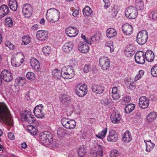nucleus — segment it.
<instances>
[{
	"mask_svg": "<svg viewBox=\"0 0 157 157\" xmlns=\"http://www.w3.org/2000/svg\"><path fill=\"white\" fill-rule=\"evenodd\" d=\"M9 110L4 103H0V122L12 126Z\"/></svg>",
	"mask_w": 157,
	"mask_h": 157,
	"instance_id": "f257e3e1",
	"label": "nucleus"
},
{
	"mask_svg": "<svg viewBox=\"0 0 157 157\" xmlns=\"http://www.w3.org/2000/svg\"><path fill=\"white\" fill-rule=\"evenodd\" d=\"M46 17L48 21L55 22L59 20L60 18V13L56 9H50L47 12Z\"/></svg>",
	"mask_w": 157,
	"mask_h": 157,
	"instance_id": "f03ea898",
	"label": "nucleus"
},
{
	"mask_svg": "<svg viewBox=\"0 0 157 157\" xmlns=\"http://www.w3.org/2000/svg\"><path fill=\"white\" fill-rule=\"evenodd\" d=\"M52 134L47 131L41 132L40 134V140L41 144L44 145L51 144L52 141Z\"/></svg>",
	"mask_w": 157,
	"mask_h": 157,
	"instance_id": "7ed1b4c3",
	"label": "nucleus"
},
{
	"mask_svg": "<svg viewBox=\"0 0 157 157\" xmlns=\"http://www.w3.org/2000/svg\"><path fill=\"white\" fill-rule=\"evenodd\" d=\"M61 73L62 77L64 79H71L74 76L75 74L73 67L72 66L63 68L61 69Z\"/></svg>",
	"mask_w": 157,
	"mask_h": 157,
	"instance_id": "20e7f679",
	"label": "nucleus"
},
{
	"mask_svg": "<svg viewBox=\"0 0 157 157\" xmlns=\"http://www.w3.org/2000/svg\"><path fill=\"white\" fill-rule=\"evenodd\" d=\"M148 39V33L146 30L140 31L136 36V41L140 45H143L147 42Z\"/></svg>",
	"mask_w": 157,
	"mask_h": 157,
	"instance_id": "39448f33",
	"label": "nucleus"
},
{
	"mask_svg": "<svg viewBox=\"0 0 157 157\" xmlns=\"http://www.w3.org/2000/svg\"><path fill=\"white\" fill-rule=\"evenodd\" d=\"M125 16L130 19H134L136 18L138 12L135 8L131 6L127 8L125 11Z\"/></svg>",
	"mask_w": 157,
	"mask_h": 157,
	"instance_id": "423d86ee",
	"label": "nucleus"
},
{
	"mask_svg": "<svg viewBox=\"0 0 157 157\" xmlns=\"http://www.w3.org/2000/svg\"><path fill=\"white\" fill-rule=\"evenodd\" d=\"M61 122L63 126L68 129L74 128L76 125V122L74 120L66 118H63L61 120Z\"/></svg>",
	"mask_w": 157,
	"mask_h": 157,
	"instance_id": "0eeeda50",
	"label": "nucleus"
},
{
	"mask_svg": "<svg viewBox=\"0 0 157 157\" xmlns=\"http://www.w3.org/2000/svg\"><path fill=\"white\" fill-rule=\"evenodd\" d=\"M75 91L78 96H84L87 92L86 85L85 84L82 85L81 84H78L77 85L76 89L75 90Z\"/></svg>",
	"mask_w": 157,
	"mask_h": 157,
	"instance_id": "6e6552de",
	"label": "nucleus"
},
{
	"mask_svg": "<svg viewBox=\"0 0 157 157\" xmlns=\"http://www.w3.org/2000/svg\"><path fill=\"white\" fill-rule=\"evenodd\" d=\"M94 147L96 149L95 150L91 151L90 152V155L92 157H103V147L98 144H96L94 145Z\"/></svg>",
	"mask_w": 157,
	"mask_h": 157,
	"instance_id": "1a4fd4ad",
	"label": "nucleus"
},
{
	"mask_svg": "<svg viewBox=\"0 0 157 157\" xmlns=\"http://www.w3.org/2000/svg\"><path fill=\"white\" fill-rule=\"evenodd\" d=\"M33 10L31 6L29 4H25L23 6L22 13L25 17H29L32 15Z\"/></svg>",
	"mask_w": 157,
	"mask_h": 157,
	"instance_id": "9d476101",
	"label": "nucleus"
},
{
	"mask_svg": "<svg viewBox=\"0 0 157 157\" xmlns=\"http://www.w3.org/2000/svg\"><path fill=\"white\" fill-rule=\"evenodd\" d=\"M99 63L103 70H107L110 66V61L107 57H101L99 60Z\"/></svg>",
	"mask_w": 157,
	"mask_h": 157,
	"instance_id": "9b49d317",
	"label": "nucleus"
},
{
	"mask_svg": "<svg viewBox=\"0 0 157 157\" xmlns=\"http://www.w3.org/2000/svg\"><path fill=\"white\" fill-rule=\"evenodd\" d=\"M1 76L3 80L6 82H9L13 79L11 73L7 70H3L1 74Z\"/></svg>",
	"mask_w": 157,
	"mask_h": 157,
	"instance_id": "f8f14e48",
	"label": "nucleus"
},
{
	"mask_svg": "<svg viewBox=\"0 0 157 157\" xmlns=\"http://www.w3.org/2000/svg\"><path fill=\"white\" fill-rule=\"evenodd\" d=\"M43 106L40 104L36 106L34 109L33 113L35 116L38 118H43L44 117V113L42 112Z\"/></svg>",
	"mask_w": 157,
	"mask_h": 157,
	"instance_id": "ddd939ff",
	"label": "nucleus"
},
{
	"mask_svg": "<svg viewBox=\"0 0 157 157\" xmlns=\"http://www.w3.org/2000/svg\"><path fill=\"white\" fill-rule=\"evenodd\" d=\"M144 53L141 51L137 52L135 56L136 62L138 64H142L145 62Z\"/></svg>",
	"mask_w": 157,
	"mask_h": 157,
	"instance_id": "4468645a",
	"label": "nucleus"
},
{
	"mask_svg": "<svg viewBox=\"0 0 157 157\" xmlns=\"http://www.w3.org/2000/svg\"><path fill=\"white\" fill-rule=\"evenodd\" d=\"M149 104V100L145 96L141 97L139 99V105L140 107L143 109H145L148 106Z\"/></svg>",
	"mask_w": 157,
	"mask_h": 157,
	"instance_id": "2eb2a0df",
	"label": "nucleus"
},
{
	"mask_svg": "<svg viewBox=\"0 0 157 157\" xmlns=\"http://www.w3.org/2000/svg\"><path fill=\"white\" fill-rule=\"evenodd\" d=\"M66 34L69 36H75L78 33V30L75 27H69L66 30Z\"/></svg>",
	"mask_w": 157,
	"mask_h": 157,
	"instance_id": "dca6fc26",
	"label": "nucleus"
},
{
	"mask_svg": "<svg viewBox=\"0 0 157 157\" xmlns=\"http://www.w3.org/2000/svg\"><path fill=\"white\" fill-rule=\"evenodd\" d=\"M48 35V31L43 30L38 31L36 34V36L37 38L40 41H45Z\"/></svg>",
	"mask_w": 157,
	"mask_h": 157,
	"instance_id": "f3484780",
	"label": "nucleus"
},
{
	"mask_svg": "<svg viewBox=\"0 0 157 157\" xmlns=\"http://www.w3.org/2000/svg\"><path fill=\"white\" fill-rule=\"evenodd\" d=\"M118 135L114 130H110L109 132V135L107 137V140L109 142H116L118 139Z\"/></svg>",
	"mask_w": 157,
	"mask_h": 157,
	"instance_id": "a211bd4d",
	"label": "nucleus"
},
{
	"mask_svg": "<svg viewBox=\"0 0 157 157\" xmlns=\"http://www.w3.org/2000/svg\"><path fill=\"white\" fill-rule=\"evenodd\" d=\"M59 100L62 104L66 105L70 104L71 101V97L66 94L61 95Z\"/></svg>",
	"mask_w": 157,
	"mask_h": 157,
	"instance_id": "6ab92c4d",
	"label": "nucleus"
},
{
	"mask_svg": "<svg viewBox=\"0 0 157 157\" xmlns=\"http://www.w3.org/2000/svg\"><path fill=\"white\" fill-rule=\"evenodd\" d=\"M74 47V44L71 41L65 42L62 47V49L64 52L68 53L71 51Z\"/></svg>",
	"mask_w": 157,
	"mask_h": 157,
	"instance_id": "aec40b11",
	"label": "nucleus"
},
{
	"mask_svg": "<svg viewBox=\"0 0 157 157\" xmlns=\"http://www.w3.org/2000/svg\"><path fill=\"white\" fill-rule=\"evenodd\" d=\"M10 10L9 8L6 5H3L0 7V18H2L9 13Z\"/></svg>",
	"mask_w": 157,
	"mask_h": 157,
	"instance_id": "412c9836",
	"label": "nucleus"
},
{
	"mask_svg": "<svg viewBox=\"0 0 157 157\" xmlns=\"http://www.w3.org/2000/svg\"><path fill=\"white\" fill-rule=\"evenodd\" d=\"M122 28L123 31L126 35H130L132 33V26L128 24L123 25Z\"/></svg>",
	"mask_w": 157,
	"mask_h": 157,
	"instance_id": "4be33fe9",
	"label": "nucleus"
},
{
	"mask_svg": "<svg viewBox=\"0 0 157 157\" xmlns=\"http://www.w3.org/2000/svg\"><path fill=\"white\" fill-rule=\"evenodd\" d=\"M21 118L25 121L30 124H33L35 121L34 119H33V115L28 113L27 114L25 113H23L22 114Z\"/></svg>",
	"mask_w": 157,
	"mask_h": 157,
	"instance_id": "5701e85b",
	"label": "nucleus"
},
{
	"mask_svg": "<svg viewBox=\"0 0 157 157\" xmlns=\"http://www.w3.org/2000/svg\"><path fill=\"white\" fill-rule=\"evenodd\" d=\"M110 117L112 122L114 124L118 123L121 119L120 114L115 112H113L112 113Z\"/></svg>",
	"mask_w": 157,
	"mask_h": 157,
	"instance_id": "b1692460",
	"label": "nucleus"
},
{
	"mask_svg": "<svg viewBox=\"0 0 157 157\" xmlns=\"http://www.w3.org/2000/svg\"><path fill=\"white\" fill-rule=\"evenodd\" d=\"M85 43L80 42L78 45V49L82 53H86L88 52L89 48L88 44Z\"/></svg>",
	"mask_w": 157,
	"mask_h": 157,
	"instance_id": "393cba45",
	"label": "nucleus"
},
{
	"mask_svg": "<svg viewBox=\"0 0 157 157\" xmlns=\"http://www.w3.org/2000/svg\"><path fill=\"white\" fill-rule=\"evenodd\" d=\"M31 66L37 71L40 70V65L39 61L35 58H33L31 60Z\"/></svg>",
	"mask_w": 157,
	"mask_h": 157,
	"instance_id": "a878e982",
	"label": "nucleus"
},
{
	"mask_svg": "<svg viewBox=\"0 0 157 157\" xmlns=\"http://www.w3.org/2000/svg\"><path fill=\"white\" fill-rule=\"evenodd\" d=\"M91 89L93 92L97 94L101 93L104 90V87L101 85L94 84L92 86Z\"/></svg>",
	"mask_w": 157,
	"mask_h": 157,
	"instance_id": "bb28decb",
	"label": "nucleus"
},
{
	"mask_svg": "<svg viewBox=\"0 0 157 157\" xmlns=\"http://www.w3.org/2000/svg\"><path fill=\"white\" fill-rule=\"evenodd\" d=\"M144 56L145 59L148 62H151L154 59V53L151 50H147V51Z\"/></svg>",
	"mask_w": 157,
	"mask_h": 157,
	"instance_id": "cd10ccee",
	"label": "nucleus"
},
{
	"mask_svg": "<svg viewBox=\"0 0 157 157\" xmlns=\"http://www.w3.org/2000/svg\"><path fill=\"white\" fill-rule=\"evenodd\" d=\"M117 33L116 30L114 28H109L106 31L107 36L109 38L115 37L117 35Z\"/></svg>",
	"mask_w": 157,
	"mask_h": 157,
	"instance_id": "c85d7f7f",
	"label": "nucleus"
},
{
	"mask_svg": "<svg viewBox=\"0 0 157 157\" xmlns=\"http://www.w3.org/2000/svg\"><path fill=\"white\" fill-rule=\"evenodd\" d=\"M9 6L10 9L14 11L17 10L18 7V5L16 0H10Z\"/></svg>",
	"mask_w": 157,
	"mask_h": 157,
	"instance_id": "c756f323",
	"label": "nucleus"
},
{
	"mask_svg": "<svg viewBox=\"0 0 157 157\" xmlns=\"http://www.w3.org/2000/svg\"><path fill=\"white\" fill-rule=\"evenodd\" d=\"M52 76L54 78L56 79H59L61 77H62V74L61 71L56 69H54L52 72Z\"/></svg>",
	"mask_w": 157,
	"mask_h": 157,
	"instance_id": "7c9ffc66",
	"label": "nucleus"
},
{
	"mask_svg": "<svg viewBox=\"0 0 157 157\" xmlns=\"http://www.w3.org/2000/svg\"><path fill=\"white\" fill-rule=\"evenodd\" d=\"M83 13L85 17H88L91 16L92 14L93 11L88 6H86L83 9Z\"/></svg>",
	"mask_w": 157,
	"mask_h": 157,
	"instance_id": "2f4dec72",
	"label": "nucleus"
},
{
	"mask_svg": "<svg viewBox=\"0 0 157 157\" xmlns=\"http://www.w3.org/2000/svg\"><path fill=\"white\" fill-rule=\"evenodd\" d=\"M135 51L132 48H131L129 47L126 48L124 50L125 54L128 57L132 56L135 54Z\"/></svg>",
	"mask_w": 157,
	"mask_h": 157,
	"instance_id": "473e14b6",
	"label": "nucleus"
},
{
	"mask_svg": "<svg viewBox=\"0 0 157 157\" xmlns=\"http://www.w3.org/2000/svg\"><path fill=\"white\" fill-rule=\"evenodd\" d=\"M135 6L136 10H142L144 8V4L141 0H136V1Z\"/></svg>",
	"mask_w": 157,
	"mask_h": 157,
	"instance_id": "72a5a7b5",
	"label": "nucleus"
},
{
	"mask_svg": "<svg viewBox=\"0 0 157 157\" xmlns=\"http://www.w3.org/2000/svg\"><path fill=\"white\" fill-rule=\"evenodd\" d=\"M135 107V105L132 104H129L126 105L124 109L125 113H130L134 109Z\"/></svg>",
	"mask_w": 157,
	"mask_h": 157,
	"instance_id": "f704fd0d",
	"label": "nucleus"
},
{
	"mask_svg": "<svg viewBox=\"0 0 157 157\" xmlns=\"http://www.w3.org/2000/svg\"><path fill=\"white\" fill-rule=\"evenodd\" d=\"M86 150L83 146H81L78 148V155L80 157H83L86 153Z\"/></svg>",
	"mask_w": 157,
	"mask_h": 157,
	"instance_id": "c9c22d12",
	"label": "nucleus"
},
{
	"mask_svg": "<svg viewBox=\"0 0 157 157\" xmlns=\"http://www.w3.org/2000/svg\"><path fill=\"white\" fill-rule=\"evenodd\" d=\"M101 37V34L99 33H96L94 36H92L90 38V40L89 41V44L91 45L92 42L98 41Z\"/></svg>",
	"mask_w": 157,
	"mask_h": 157,
	"instance_id": "e433bc0d",
	"label": "nucleus"
},
{
	"mask_svg": "<svg viewBox=\"0 0 157 157\" xmlns=\"http://www.w3.org/2000/svg\"><path fill=\"white\" fill-rule=\"evenodd\" d=\"M117 89L116 87H114L113 88L112 93V97L114 100H118L120 98V96L117 92Z\"/></svg>",
	"mask_w": 157,
	"mask_h": 157,
	"instance_id": "4c0bfd02",
	"label": "nucleus"
},
{
	"mask_svg": "<svg viewBox=\"0 0 157 157\" xmlns=\"http://www.w3.org/2000/svg\"><path fill=\"white\" fill-rule=\"evenodd\" d=\"M107 131V128H106L103 131L99 132L98 134L96 135V136L98 138L103 139L105 137Z\"/></svg>",
	"mask_w": 157,
	"mask_h": 157,
	"instance_id": "58836bf2",
	"label": "nucleus"
},
{
	"mask_svg": "<svg viewBox=\"0 0 157 157\" xmlns=\"http://www.w3.org/2000/svg\"><path fill=\"white\" fill-rule=\"evenodd\" d=\"M144 141L146 144V151L148 152L150 151L154 148L155 144L153 143H149L148 144H147L146 143L147 140H144Z\"/></svg>",
	"mask_w": 157,
	"mask_h": 157,
	"instance_id": "ea45409f",
	"label": "nucleus"
},
{
	"mask_svg": "<svg viewBox=\"0 0 157 157\" xmlns=\"http://www.w3.org/2000/svg\"><path fill=\"white\" fill-rule=\"evenodd\" d=\"M156 117V114L154 112H151L147 116V119L149 122H152L155 119Z\"/></svg>",
	"mask_w": 157,
	"mask_h": 157,
	"instance_id": "a19ab883",
	"label": "nucleus"
},
{
	"mask_svg": "<svg viewBox=\"0 0 157 157\" xmlns=\"http://www.w3.org/2000/svg\"><path fill=\"white\" fill-rule=\"evenodd\" d=\"M151 73L154 77H157V64L155 65L151 68Z\"/></svg>",
	"mask_w": 157,
	"mask_h": 157,
	"instance_id": "79ce46f5",
	"label": "nucleus"
},
{
	"mask_svg": "<svg viewBox=\"0 0 157 157\" xmlns=\"http://www.w3.org/2000/svg\"><path fill=\"white\" fill-rule=\"evenodd\" d=\"M120 153L118 150L116 149L112 150L110 154V155L112 157H117L120 155Z\"/></svg>",
	"mask_w": 157,
	"mask_h": 157,
	"instance_id": "37998d69",
	"label": "nucleus"
},
{
	"mask_svg": "<svg viewBox=\"0 0 157 157\" xmlns=\"http://www.w3.org/2000/svg\"><path fill=\"white\" fill-rule=\"evenodd\" d=\"M22 41L25 45L28 44L30 41V38L29 36H24L22 39Z\"/></svg>",
	"mask_w": 157,
	"mask_h": 157,
	"instance_id": "c03bdc74",
	"label": "nucleus"
},
{
	"mask_svg": "<svg viewBox=\"0 0 157 157\" xmlns=\"http://www.w3.org/2000/svg\"><path fill=\"white\" fill-rule=\"evenodd\" d=\"M5 24L8 27H11L13 25V22L12 18L10 17H7L5 19Z\"/></svg>",
	"mask_w": 157,
	"mask_h": 157,
	"instance_id": "a18cd8bd",
	"label": "nucleus"
},
{
	"mask_svg": "<svg viewBox=\"0 0 157 157\" xmlns=\"http://www.w3.org/2000/svg\"><path fill=\"white\" fill-rule=\"evenodd\" d=\"M26 76L28 79L29 80H34L35 78V74L31 72H28Z\"/></svg>",
	"mask_w": 157,
	"mask_h": 157,
	"instance_id": "49530a36",
	"label": "nucleus"
},
{
	"mask_svg": "<svg viewBox=\"0 0 157 157\" xmlns=\"http://www.w3.org/2000/svg\"><path fill=\"white\" fill-rule=\"evenodd\" d=\"M149 17L150 19L155 20L157 19V12L156 11H152L149 14Z\"/></svg>",
	"mask_w": 157,
	"mask_h": 157,
	"instance_id": "de8ad7c7",
	"label": "nucleus"
},
{
	"mask_svg": "<svg viewBox=\"0 0 157 157\" xmlns=\"http://www.w3.org/2000/svg\"><path fill=\"white\" fill-rule=\"evenodd\" d=\"M43 52L46 54V55L50 53L51 52V48L49 46L44 47L42 49Z\"/></svg>",
	"mask_w": 157,
	"mask_h": 157,
	"instance_id": "09e8293b",
	"label": "nucleus"
},
{
	"mask_svg": "<svg viewBox=\"0 0 157 157\" xmlns=\"http://www.w3.org/2000/svg\"><path fill=\"white\" fill-rule=\"evenodd\" d=\"M66 133L65 130L63 128H59L57 130V134L60 136H63Z\"/></svg>",
	"mask_w": 157,
	"mask_h": 157,
	"instance_id": "8fccbe9b",
	"label": "nucleus"
},
{
	"mask_svg": "<svg viewBox=\"0 0 157 157\" xmlns=\"http://www.w3.org/2000/svg\"><path fill=\"white\" fill-rule=\"evenodd\" d=\"M131 140V138L130 137L128 133H124L123 134V140L124 141L129 142Z\"/></svg>",
	"mask_w": 157,
	"mask_h": 157,
	"instance_id": "3c124183",
	"label": "nucleus"
},
{
	"mask_svg": "<svg viewBox=\"0 0 157 157\" xmlns=\"http://www.w3.org/2000/svg\"><path fill=\"white\" fill-rule=\"evenodd\" d=\"M111 101L112 100L110 99H105L101 100V103L102 105L106 106L111 103Z\"/></svg>",
	"mask_w": 157,
	"mask_h": 157,
	"instance_id": "603ef678",
	"label": "nucleus"
},
{
	"mask_svg": "<svg viewBox=\"0 0 157 157\" xmlns=\"http://www.w3.org/2000/svg\"><path fill=\"white\" fill-rule=\"evenodd\" d=\"M11 63L13 66L15 67H18L20 65V64L17 61L16 59L15 58L11 59Z\"/></svg>",
	"mask_w": 157,
	"mask_h": 157,
	"instance_id": "864d4df0",
	"label": "nucleus"
},
{
	"mask_svg": "<svg viewBox=\"0 0 157 157\" xmlns=\"http://www.w3.org/2000/svg\"><path fill=\"white\" fill-rule=\"evenodd\" d=\"M91 68V67L89 64H86L85 65L84 69L83 71L85 73H88L89 72Z\"/></svg>",
	"mask_w": 157,
	"mask_h": 157,
	"instance_id": "5fc2aeb1",
	"label": "nucleus"
},
{
	"mask_svg": "<svg viewBox=\"0 0 157 157\" xmlns=\"http://www.w3.org/2000/svg\"><path fill=\"white\" fill-rule=\"evenodd\" d=\"M5 45L8 47L10 50H13L14 48V45L11 44L9 41L7 42V44H6Z\"/></svg>",
	"mask_w": 157,
	"mask_h": 157,
	"instance_id": "6e6d98bb",
	"label": "nucleus"
},
{
	"mask_svg": "<svg viewBox=\"0 0 157 157\" xmlns=\"http://www.w3.org/2000/svg\"><path fill=\"white\" fill-rule=\"evenodd\" d=\"M105 3L104 8H107L109 6V0H103Z\"/></svg>",
	"mask_w": 157,
	"mask_h": 157,
	"instance_id": "4d7b16f0",
	"label": "nucleus"
},
{
	"mask_svg": "<svg viewBox=\"0 0 157 157\" xmlns=\"http://www.w3.org/2000/svg\"><path fill=\"white\" fill-rule=\"evenodd\" d=\"M76 153L73 150H72L69 151L68 153V155L70 157H73L75 156Z\"/></svg>",
	"mask_w": 157,
	"mask_h": 157,
	"instance_id": "13d9d810",
	"label": "nucleus"
},
{
	"mask_svg": "<svg viewBox=\"0 0 157 157\" xmlns=\"http://www.w3.org/2000/svg\"><path fill=\"white\" fill-rule=\"evenodd\" d=\"M8 138L10 140H13L15 138V136L13 133L12 132H10L8 134Z\"/></svg>",
	"mask_w": 157,
	"mask_h": 157,
	"instance_id": "bf43d9fd",
	"label": "nucleus"
},
{
	"mask_svg": "<svg viewBox=\"0 0 157 157\" xmlns=\"http://www.w3.org/2000/svg\"><path fill=\"white\" fill-rule=\"evenodd\" d=\"M131 98L129 96H127L126 97L124 98L123 100L124 101V103L129 102Z\"/></svg>",
	"mask_w": 157,
	"mask_h": 157,
	"instance_id": "052dcab7",
	"label": "nucleus"
},
{
	"mask_svg": "<svg viewBox=\"0 0 157 157\" xmlns=\"http://www.w3.org/2000/svg\"><path fill=\"white\" fill-rule=\"evenodd\" d=\"M129 87L131 90L134 89L135 88V84L133 82L131 83L129 85Z\"/></svg>",
	"mask_w": 157,
	"mask_h": 157,
	"instance_id": "680f3d73",
	"label": "nucleus"
},
{
	"mask_svg": "<svg viewBox=\"0 0 157 157\" xmlns=\"http://www.w3.org/2000/svg\"><path fill=\"white\" fill-rule=\"evenodd\" d=\"M30 132L32 134H33L34 135H36L37 132V130H36V128L34 127L33 129H32V131H30Z\"/></svg>",
	"mask_w": 157,
	"mask_h": 157,
	"instance_id": "e2e57ef3",
	"label": "nucleus"
},
{
	"mask_svg": "<svg viewBox=\"0 0 157 157\" xmlns=\"http://www.w3.org/2000/svg\"><path fill=\"white\" fill-rule=\"evenodd\" d=\"M79 14L78 10H75L72 13L73 16L75 17H77Z\"/></svg>",
	"mask_w": 157,
	"mask_h": 157,
	"instance_id": "0e129e2a",
	"label": "nucleus"
},
{
	"mask_svg": "<svg viewBox=\"0 0 157 157\" xmlns=\"http://www.w3.org/2000/svg\"><path fill=\"white\" fill-rule=\"evenodd\" d=\"M34 127L33 125H29L27 126L28 129L30 132L32 131V129Z\"/></svg>",
	"mask_w": 157,
	"mask_h": 157,
	"instance_id": "69168bd1",
	"label": "nucleus"
},
{
	"mask_svg": "<svg viewBox=\"0 0 157 157\" xmlns=\"http://www.w3.org/2000/svg\"><path fill=\"white\" fill-rule=\"evenodd\" d=\"M141 76L142 75L138 73L135 78V80L137 81L139 80Z\"/></svg>",
	"mask_w": 157,
	"mask_h": 157,
	"instance_id": "338daca9",
	"label": "nucleus"
},
{
	"mask_svg": "<svg viewBox=\"0 0 157 157\" xmlns=\"http://www.w3.org/2000/svg\"><path fill=\"white\" fill-rule=\"evenodd\" d=\"M38 25L36 24H35L32 26L31 27V29L33 30H36L38 28Z\"/></svg>",
	"mask_w": 157,
	"mask_h": 157,
	"instance_id": "774afa93",
	"label": "nucleus"
}]
</instances>
